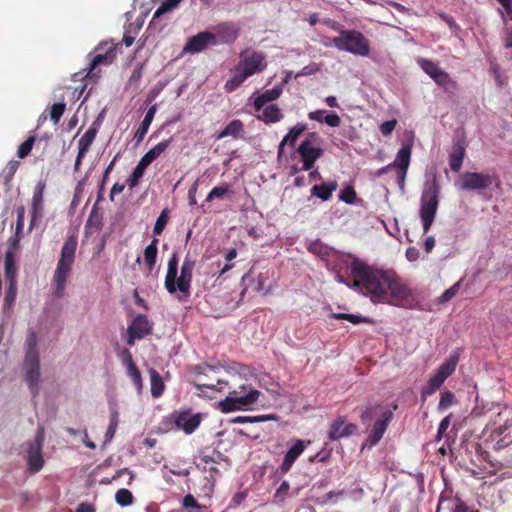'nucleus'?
<instances>
[{
    "instance_id": "5",
    "label": "nucleus",
    "mask_w": 512,
    "mask_h": 512,
    "mask_svg": "<svg viewBox=\"0 0 512 512\" xmlns=\"http://www.w3.org/2000/svg\"><path fill=\"white\" fill-rule=\"evenodd\" d=\"M332 44L340 51L366 57L370 54V42L355 29L340 30L339 36L332 39Z\"/></svg>"
},
{
    "instance_id": "56",
    "label": "nucleus",
    "mask_w": 512,
    "mask_h": 512,
    "mask_svg": "<svg viewBox=\"0 0 512 512\" xmlns=\"http://www.w3.org/2000/svg\"><path fill=\"white\" fill-rule=\"evenodd\" d=\"M18 167H19V162L16 160H12L7 164V166L5 167V169L3 171L5 183H9L12 180Z\"/></svg>"
},
{
    "instance_id": "10",
    "label": "nucleus",
    "mask_w": 512,
    "mask_h": 512,
    "mask_svg": "<svg viewBox=\"0 0 512 512\" xmlns=\"http://www.w3.org/2000/svg\"><path fill=\"white\" fill-rule=\"evenodd\" d=\"M316 140V134L310 133L297 148V152L300 155L301 161L303 163L301 167L302 171L311 170L315 162L323 155V149L314 145Z\"/></svg>"
},
{
    "instance_id": "8",
    "label": "nucleus",
    "mask_w": 512,
    "mask_h": 512,
    "mask_svg": "<svg viewBox=\"0 0 512 512\" xmlns=\"http://www.w3.org/2000/svg\"><path fill=\"white\" fill-rule=\"evenodd\" d=\"M117 51L113 43L101 42L94 50V55L89 63V66L81 73H76L75 76L81 75L82 78H89L96 81L100 78L99 66L111 65L116 59Z\"/></svg>"
},
{
    "instance_id": "46",
    "label": "nucleus",
    "mask_w": 512,
    "mask_h": 512,
    "mask_svg": "<svg viewBox=\"0 0 512 512\" xmlns=\"http://www.w3.org/2000/svg\"><path fill=\"white\" fill-rule=\"evenodd\" d=\"M198 464V466H200ZM203 470L205 472H209L210 476L208 478V481L210 483V489L212 490L217 478L221 475V470L217 467V464H202Z\"/></svg>"
},
{
    "instance_id": "13",
    "label": "nucleus",
    "mask_w": 512,
    "mask_h": 512,
    "mask_svg": "<svg viewBox=\"0 0 512 512\" xmlns=\"http://www.w3.org/2000/svg\"><path fill=\"white\" fill-rule=\"evenodd\" d=\"M153 324L144 314L137 315L131 325L128 326L127 344L133 346L136 339H143L145 336L152 333Z\"/></svg>"
},
{
    "instance_id": "55",
    "label": "nucleus",
    "mask_w": 512,
    "mask_h": 512,
    "mask_svg": "<svg viewBox=\"0 0 512 512\" xmlns=\"http://www.w3.org/2000/svg\"><path fill=\"white\" fill-rule=\"evenodd\" d=\"M5 277L8 282L16 279V267L11 254H7L5 258Z\"/></svg>"
},
{
    "instance_id": "42",
    "label": "nucleus",
    "mask_w": 512,
    "mask_h": 512,
    "mask_svg": "<svg viewBox=\"0 0 512 512\" xmlns=\"http://www.w3.org/2000/svg\"><path fill=\"white\" fill-rule=\"evenodd\" d=\"M418 64L433 80L437 77L438 73L442 71V68L439 67L437 63L427 59L418 60Z\"/></svg>"
},
{
    "instance_id": "31",
    "label": "nucleus",
    "mask_w": 512,
    "mask_h": 512,
    "mask_svg": "<svg viewBox=\"0 0 512 512\" xmlns=\"http://www.w3.org/2000/svg\"><path fill=\"white\" fill-rule=\"evenodd\" d=\"M244 132V124L241 120L236 119L232 120L227 124V126L218 134H215L214 137L216 140L223 139L225 137H233L234 139L238 138Z\"/></svg>"
},
{
    "instance_id": "39",
    "label": "nucleus",
    "mask_w": 512,
    "mask_h": 512,
    "mask_svg": "<svg viewBox=\"0 0 512 512\" xmlns=\"http://www.w3.org/2000/svg\"><path fill=\"white\" fill-rule=\"evenodd\" d=\"M150 384L152 396H161L164 391V382L161 375L155 370L150 371Z\"/></svg>"
},
{
    "instance_id": "59",
    "label": "nucleus",
    "mask_w": 512,
    "mask_h": 512,
    "mask_svg": "<svg viewBox=\"0 0 512 512\" xmlns=\"http://www.w3.org/2000/svg\"><path fill=\"white\" fill-rule=\"evenodd\" d=\"M143 68H144V64H138L135 67V69L133 70V72L129 78L128 83L130 86H135L136 88L138 87V84L142 78Z\"/></svg>"
},
{
    "instance_id": "26",
    "label": "nucleus",
    "mask_w": 512,
    "mask_h": 512,
    "mask_svg": "<svg viewBox=\"0 0 512 512\" xmlns=\"http://www.w3.org/2000/svg\"><path fill=\"white\" fill-rule=\"evenodd\" d=\"M389 419L390 418H383L375 422L371 432L369 433L366 439L364 447L368 446L371 448L380 441V439L383 437V434L387 429Z\"/></svg>"
},
{
    "instance_id": "45",
    "label": "nucleus",
    "mask_w": 512,
    "mask_h": 512,
    "mask_svg": "<svg viewBox=\"0 0 512 512\" xmlns=\"http://www.w3.org/2000/svg\"><path fill=\"white\" fill-rule=\"evenodd\" d=\"M116 502L121 506H128L133 503L134 497L131 491L128 489L122 488L119 489L115 494Z\"/></svg>"
},
{
    "instance_id": "6",
    "label": "nucleus",
    "mask_w": 512,
    "mask_h": 512,
    "mask_svg": "<svg viewBox=\"0 0 512 512\" xmlns=\"http://www.w3.org/2000/svg\"><path fill=\"white\" fill-rule=\"evenodd\" d=\"M440 187L434 177L431 181H427L421 196L420 217L423 225L424 233H427L435 219L436 211L439 204Z\"/></svg>"
},
{
    "instance_id": "43",
    "label": "nucleus",
    "mask_w": 512,
    "mask_h": 512,
    "mask_svg": "<svg viewBox=\"0 0 512 512\" xmlns=\"http://www.w3.org/2000/svg\"><path fill=\"white\" fill-rule=\"evenodd\" d=\"M16 296L17 281L16 279H12L10 282H8V286L5 291L4 306L6 308H10L14 304Z\"/></svg>"
},
{
    "instance_id": "9",
    "label": "nucleus",
    "mask_w": 512,
    "mask_h": 512,
    "mask_svg": "<svg viewBox=\"0 0 512 512\" xmlns=\"http://www.w3.org/2000/svg\"><path fill=\"white\" fill-rule=\"evenodd\" d=\"M44 429L39 427L34 439L24 444L25 446V459L27 461L28 470L34 474L39 472L44 465V458L42 455V446L44 442Z\"/></svg>"
},
{
    "instance_id": "32",
    "label": "nucleus",
    "mask_w": 512,
    "mask_h": 512,
    "mask_svg": "<svg viewBox=\"0 0 512 512\" xmlns=\"http://www.w3.org/2000/svg\"><path fill=\"white\" fill-rule=\"evenodd\" d=\"M306 124L298 123L294 127H292L289 132L284 136L282 141L278 147V156L280 157L283 154L284 146L289 143L290 145H294L297 141L298 137L306 130Z\"/></svg>"
},
{
    "instance_id": "18",
    "label": "nucleus",
    "mask_w": 512,
    "mask_h": 512,
    "mask_svg": "<svg viewBox=\"0 0 512 512\" xmlns=\"http://www.w3.org/2000/svg\"><path fill=\"white\" fill-rule=\"evenodd\" d=\"M309 444H311L310 440H295L294 444L286 452L282 464L279 466V470L282 474H286L290 471L297 458L304 452Z\"/></svg>"
},
{
    "instance_id": "35",
    "label": "nucleus",
    "mask_w": 512,
    "mask_h": 512,
    "mask_svg": "<svg viewBox=\"0 0 512 512\" xmlns=\"http://www.w3.org/2000/svg\"><path fill=\"white\" fill-rule=\"evenodd\" d=\"M158 242L159 240L154 238L144 250V264L149 272L153 270L156 264L158 255Z\"/></svg>"
},
{
    "instance_id": "48",
    "label": "nucleus",
    "mask_w": 512,
    "mask_h": 512,
    "mask_svg": "<svg viewBox=\"0 0 512 512\" xmlns=\"http://www.w3.org/2000/svg\"><path fill=\"white\" fill-rule=\"evenodd\" d=\"M26 354L25 357L30 355L39 356L37 351V335L35 332H30L26 338Z\"/></svg>"
},
{
    "instance_id": "24",
    "label": "nucleus",
    "mask_w": 512,
    "mask_h": 512,
    "mask_svg": "<svg viewBox=\"0 0 512 512\" xmlns=\"http://www.w3.org/2000/svg\"><path fill=\"white\" fill-rule=\"evenodd\" d=\"M101 126V119L98 117L91 126L87 129V131L82 135V137L78 141V150L81 152L87 153L94 142L99 128Z\"/></svg>"
},
{
    "instance_id": "14",
    "label": "nucleus",
    "mask_w": 512,
    "mask_h": 512,
    "mask_svg": "<svg viewBox=\"0 0 512 512\" xmlns=\"http://www.w3.org/2000/svg\"><path fill=\"white\" fill-rule=\"evenodd\" d=\"M201 418H166L158 433L183 430L186 434L193 433L200 425Z\"/></svg>"
},
{
    "instance_id": "40",
    "label": "nucleus",
    "mask_w": 512,
    "mask_h": 512,
    "mask_svg": "<svg viewBox=\"0 0 512 512\" xmlns=\"http://www.w3.org/2000/svg\"><path fill=\"white\" fill-rule=\"evenodd\" d=\"M147 167H148V165L140 159V161L138 162V164L134 168L131 176L128 179V185L131 189L136 187L139 184L140 179L143 177L144 172Z\"/></svg>"
},
{
    "instance_id": "12",
    "label": "nucleus",
    "mask_w": 512,
    "mask_h": 512,
    "mask_svg": "<svg viewBox=\"0 0 512 512\" xmlns=\"http://www.w3.org/2000/svg\"><path fill=\"white\" fill-rule=\"evenodd\" d=\"M25 381L33 397L39 394L40 360L39 356L30 355L24 358Z\"/></svg>"
},
{
    "instance_id": "7",
    "label": "nucleus",
    "mask_w": 512,
    "mask_h": 512,
    "mask_svg": "<svg viewBox=\"0 0 512 512\" xmlns=\"http://www.w3.org/2000/svg\"><path fill=\"white\" fill-rule=\"evenodd\" d=\"M220 370V361L211 365L207 362L197 364L192 367L191 373L194 376V385L199 390L201 388H208L217 392H222L228 387L229 382L220 378L211 377L212 374H217Z\"/></svg>"
},
{
    "instance_id": "25",
    "label": "nucleus",
    "mask_w": 512,
    "mask_h": 512,
    "mask_svg": "<svg viewBox=\"0 0 512 512\" xmlns=\"http://www.w3.org/2000/svg\"><path fill=\"white\" fill-rule=\"evenodd\" d=\"M218 44L233 43L238 37V29L232 24H220L216 28Z\"/></svg>"
},
{
    "instance_id": "4",
    "label": "nucleus",
    "mask_w": 512,
    "mask_h": 512,
    "mask_svg": "<svg viewBox=\"0 0 512 512\" xmlns=\"http://www.w3.org/2000/svg\"><path fill=\"white\" fill-rule=\"evenodd\" d=\"M78 241L75 236H69L61 249L60 259L53 275L54 293L58 298L64 296L67 279L71 273L72 265L75 260V253Z\"/></svg>"
},
{
    "instance_id": "44",
    "label": "nucleus",
    "mask_w": 512,
    "mask_h": 512,
    "mask_svg": "<svg viewBox=\"0 0 512 512\" xmlns=\"http://www.w3.org/2000/svg\"><path fill=\"white\" fill-rule=\"evenodd\" d=\"M450 426L449 418H443L439 425L438 433H437V441H440L442 438H446V441L448 442L451 438H453L456 433L454 431V427L450 429L448 432V428Z\"/></svg>"
},
{
    "instance_id": "37",
    "label": "nucleus",
    "mask_w": 512,
    "mask_h": 512,
    "mask_svg": "<svg viewBox=\"0 0 512 512\" xmlns=\"http://www.w3.org/2000/svg\"><path fill=\"white\" fill-rule=\"evenodd\" d=\"M435 83L442 87L446 92L453 93L458 89L457 82L450 77V75L442 69L434 79Z\"/></svg>"
},
{
    "instance_id": "1",
    "label": "nucleus",
    "mask_w": 512,
    "mask_h": 512,
    "mask_svg": "<svg viewBox=\"0 0 512 512\" xmlns=\"http://www.w3.org/2000/svg\"><path fill=\"white\" fill-rule=\"evenodd\" d=\"M350 271L352 284L339 271L336 272V280L354 287L375 303L390 302L391 299L403 300L408 295V288L392 272L374 270L358 260L352 262Z\"/></svg>"
},
{
    "instance_id": "49",
    "label": "nucleus",
    "mask_w": 512,
    "mask_h": 512,
    "mask_svg": "<svg viewBox=\"0 0 512 512\" xmlns=\"http://www.w3.org/2000/svg\"><path fill=\"white\" fill-rule=\"evenodd\" d=\"M36 141V137L35 136H29L18 148L17 150V156L20 158V159H24L25 157H27L33 146H34V143Z\"/></svg>"
},
{
    "instance_id": "54",
    "label": "nucleus",
    "mask_w": 512,
    "mask_h": 512,
    "mask_svg": "<svg viewBox=\"0 0 512 512\" xmlns=\"http://www.w3.org/2000/svg\"><path fill=\"white\" fill-rule=\"evenodd\" d=\"M66 104L61 103H54L50 108V118L54 122V124H58L60 121L62 115L65 112Z\"/></svg>"
},
{
    "instance_id": "20",
    "label": "nucleus",
    "mask_w": 512,
    "mask_h": 512,
    "mask_svg": "<svg viewBox=\"0 0 512 512\" xmlns=\"http://www.w3.org/2000/svg\"><path fill=\"white\" fill-rule=\"evenodd\" d=\"M467 143L464 137L454 140L451 151L449 152V166L453 172L461 170L464 157L466 155Z\"/></svg>"
},
{
    "instance_id": "3",
    "label": "nucleus",
    "mask_w": 512,
    "mask_h": 512,
    "mask_svg": "<svg viewBox=\"0 0 512 512\" xmlns=\"http://www.w3.org/2000/svg\"><path fill=\"white\" fill-rule=\"evenodd\" d=\"M195 267V261L188 256L185 257L181 270L180 276L178 274V255L173 253L168 261L167 273L165 276V288L170 294H174L177 291L181 295L178 296L180 301H185L190 296V288L192 282L193 270Z\"/></svg>"
},
{
    "instance_id": "51",
    "label": "nucleus",
    "mask_w": 512,
    "mask_h": 512,
    "mask_svg": "<svg viewBox=\"0 0 512 512\" xmlns=\"http://www.w3.org/2000/svg\"><path fill=\"white\" fill-rule=\"evenodd\" d=\"M169 216L167 209H164L159 217L156 220V223L154 225L153 234L155 236H159L162 234L163 230L165 229V226L167 225Z\"/></svg>"
},
{
    "instance_id": "15",
    "label": "nucleus",
    "mask_w": 512,
    "mask_h": 512,
    "mask_svg": "<svg viewBox=\"0 0 512 512\" xmlns=\"http://www.w3.org/2000/svg\"><path fill=\"white\" fill-rule=\"evenodd\" d=\"M493 183L492 176L488 173L465 172L461 176V190H484Z\"/></svg>"
},
{
    "instance_id": "53",
    "label": "nucleus",
    "mask_w": 512,
    "mask_h": 512,
    "mask_svg": "<svg viewBox=\"0 0 512 512\" xmlns=\"http://www.w3.org/2000/svg\"><path fill=\"white\" fill-rule=\"evenodd\" d=\"M456 403L455 395L451 391H444L441 393L438 407L440 410H445Z\"/></svg>"
},
{
    "instance_id": "47",
    "label": "nucleus",
    "mask_w": 512,
    "mask_h": 512,
    "mask_svg": "<svg viewBox=\"0 0 512 512\" xmlns=\"http://www.w3.org/2000/svg\"><path fill=\"white\" fill-rule=\"evenodd\" d=\"M289 490L290 485L288 481H283L274 493L273 501L278 504L283 503L289 496Z\"/></svg>"
},
{
    "instance_id": "58",
    "label": "nucleus",
    "mask_w": 512,
    "mask_h": 512,
    "mask_svg": "<svg viewBox=\"0 0 512 512\" xmlns=\"http://www.w3.org/2000/svg\"><path fill=\"white\" fill-rule=\"evenodd\" d=\"M460 284H461V282L458 281L457 283L452 285L450 288L445 290L443 292V294L439 297L440 303H445V302L450 301L456 295V293L458 292V290L460 288Z\"/></svg>"
},
{
    "instance_id": "23",
    "label": "nucleus",
    "mask_w": 512,
    "mask_h": 512,
    "mask_svg": "<svg viewBox=\"0 0 512 512\" xmlns=\"http://www.w3.org/2000/svg\"><path fill=\"white\" fill-rule=\"evenodd\" d=\"M45 190V183L39 182L34 190L32 197V209H31V220L29 229L32 230L35 222L38 218L42 217L43 214V195Z\"/></svg>"
},
{
    "instance_id": "27",
    "label": "nucleus",
    "mask_w": 512,
    "mask_h": 512,
    "mask_svg": "<svg viewBox=\"0 0 512 512\" xmlns=\"http://www.w3.org/2000/svg\"><path fill=\"white\" fill-rule=\"evenodd\" d=\"M436 512H474L457 498H443L439 501Z\"/></svg>"
},
{
    "instance_id": "28",
    "label": "nucleus",
    "mask_w": 512,
    "mask_h": 512,
    "mask_svg": "<svg viewBox=\"0 0 512 512\" xmlns=\"http://www.w3.org/2000/svg\"><path fill=\"white\" fill-rule=\"evenodd\" d=\"M337 188L338 183L336 181H328L319 185H314L311 188V195L321 199L322 201H328Z\"/></svg>"
},
{
    "instance_id": "19",
    "label": "nucleus",
    "mask_w": 512,
    "mask_h": 512,
    "mask_svg": "<svg viewBox=\"0 0 512 512\" xmlns=\"http://www.w3.org/2000/svg\"><path fill=\"white\" fill-rule=\"evenodd\" d=\"M223 369L230 376H239L241 382L249 381L251 377H255V369L252 366L245 365L236 361L220 362V369Z\"/></svg>"
},
{
    "instance_id": "41",
    "label": "nucleus",
    "mask_w": 512,
    "mask_h": 512,
    "mask_svg": "<svg viewBox=\"0 0 512 512\" xmlns=\"http://www.w3.org/2000/svg\"><path fill=\"white\" fill-rule=\"evenodd\" d=\"M396 409V405H393L392 409H390L387 406L378 405L375 407L367 408V410L362 414V416H393V411H395Z\"/></svg>"
},
{
    "instance_id": "52",
    "label": "nucleus",
    "mask_w": 512,
    "mask_h": 512,
    "mask_svg": "<svg viewBox=\"0 0 512 512\" xmlns=\"http://www.w3.org/2000/svg\"><path fill=\"white\" fill-rule=\"evenodd\" d=\"M357 198L354 188L350 185L344 187L339 194V199L347 204L355 203Z\"/></svg>"
},
{
    "instance_id": "61",
    "label": "nucleus",
    "mask_w": 512,
    "mask_h": 512,
    "mask_svg": "<svg viewBox=\"0 0 512 512\" xmlns=\"http://www.w3.org/2000/svg\"><path fill=\"white\" fill-rule=\"evenodd\" d=\"M17 213V221H16V235H18L23 227H24V218H25V208L24 206H20L16 210Z\"/></svg>"
},
{
    "instance_id": "38",
    "label": "nucleus",
    "mask_w": 512,
    "mask_h": 512,
    "mask_svg": "<svg viewBox=\"0 0 512 512\" xmlns=\"http://www.w3.org/2000/svg\"><path fill=\"white\" fill-rule=\"evenodd\" d=\"M234 75L225 83L228 92L236 90L249 76L236 65Z\"/></svg>"
},
{
    "instance_id": "36",
    "label": "nucleus",
    "mask_w": 512,
    "mask_h": 512,
    "mask_svg": "<svg viewBox=\"0 0 512 512\" xmlns=\"http://www.w3.org/2000/svg\"><path fill=\"white\" fill-rule=\"evenodd\" d=\"M170 143L171 138L163 140L145 153L141 160L149 166L154 160L161 156V154L169 147Z\"/></svg>"
},
{
    "instance_id": "17",
    "label": "nucleus",
    "mask_w": 512,
    "mask_h": 512,
    "mask_svg": "<svg viewBox=\"0 0 512 512\" xmlns=\"http://www.w3.org/2000/svg\"><path fill=\"white\" fill-rule=\"evenodd\" d=\"M237 66L250 77L266 68L265 55L261 52H253L242 59Z\"/></svg>"
},
{
    "instance_id": "50",
    "label": "nucleus",
    "mask_w": 512,
    "mask_h": 512,
    "mask_svg": "<svg viewBox=\"0 0 512 512\" xmlns=\"http://www.w3.org/2000/svg\"><path fill=\"white\" fill-rule=\"evenodd\" d=\"M181 1L182 0H165L155 11L153 18H158L164 15L165 13L173 10L179 5Z\"/></svg>"
},
{
    "instance_id": "33",
    "label": "nucleus",
    "mask_w": 512,
    "mask_h": 512,
    "mask_svg": "<svg viewBox=\"0 0 512 512\" xmlns=\"http://www.w3.org/2000/svg\"><path fill=\"white\" fill-rule=\"evenodd\" d=\"M157 111V104H153L145 114L143 121L135 132L134 138L137 142H141L148 132V129L153 121L155 113Z\"/></svg>"
},
{
    "instance_id": "2",
    "label": "nucleus",
    "mask_w": 512,
    "mask_h": 512,
    "mask_svg": "<svg viewBox=\"0 0 512 512\" xmlns=\"http://www.w3.org/2000/svg\"><path fill=\"white\" fill-rule=\"evenodd\" d=\"M230 391L227 397L218 403V408L222 413H231L235 411H255L261 406L264 399L263 393L249 381L233 383L229 386Z\"/></svg>"
},
{
    "instance_id": "22",
    "label": "nucleus",
    "mask_w": 512,
    "mask_h": 512,
    "mask_svg": "<svg viewBox=\"0 0 512 512\" xmlns=\"http://www.w3.org/2000/svg\"><path fill=\"white\" fill-rule=\"evenodd\" d=\"M410 156H411V147L409 145L403 146L399 152L397 153L396 159L393 163L389 164L385 170L388 171L390 169H395L398 180H403L407 168L409 166L410 162Z\"/></svg>"
},
{
    "instance_id": "29",
    "label": "nucleus",
    "mask_w": 512,
    "mask_h": 512,
    "mask_svg": "<svg viewBox=\"0 0 512 512\" xmlns=\"http://www.w3.org/2000/svg\"><path fill=\"white\" fill-rule=\"evenodd\" d=\"M262 110V114L256 117L266 124L277 123L283 118V114L276 104L265 105Z\"/></svg>"
},
{
    "instance_id": "64",
    "label": "nucleus",
    "mask_w": 512,
    "mask_h": 512,
    "mask_svg": "<svg viewBox=\"0 0 512 512\" xmlns=\"http://www.w3.org/2000/svg\"><path fill=\"white\" fill-rule=\"evenodd\" d=\"M324 122L330 127H339L341 119L335 112H330L324 117Z\"/></svg>"
},
{
    "instance_id": "57",
    "label": "nucleus",
    "mask_w": 512,
    "mask_h": 512,
    "mask_svg": "<svg viewBox=\"0 0 512 512\" xmlns=\"http://www.w3.org/2000/svg\"><path fill=\"white\" fill-rule=\"evenodd\" d=\"M229 191L228 185L215 186L206 197V201L210 202L214 198H221Z\"/></svg>"
},
{
    "instance_id": "21",
    "label": "nucleus",
    "mask_w": 512,
    "mask_h": 512,
    "mask_svg": "<svg viewBox=\"0 0 512 512\" xmlns=\"http://www.w3.org/2000/svg\"><path fill=\"white\" fill-rule=\"evenodd\" d=\"M357 426L353 423H348L343 418H336L330 425L328 438L331 441L339 440L344 437H349L355 434Z\"/></svg>"
},
{
    "instance_id": "30",
    "label": "nucleus",
    "mask_w": 512,
    "mask_h": 512,
    "mask_svg": "<svg viewBox=\"0 0 512 512\" xmlns=\"http://www.w3.org/2000/svg\"><path fill=\"white\" fill-rule=\"evenodd\" d=\"M282 93L280 87H274L272 89L264 91L254 100V108L257 112H260L262 108L268 103L278 99Z\"/></svg>"
},
{
    "instance_id": "34",
    "label": "nucleus",
    "mask_w": 512,
    "mask_h": 512,
    "mask_svg": "<svg viewBox=\"0 0 512 512\" xmlns=\"http://www.w3.org/2000/svg\"><path fill=\"white\" fill-rule=\"evenodd\" d=\"M200 461H201V464H217V465H220V466H222V468L224 470H227L230 467V465H231V462H230L229 458L226 457L225 455H223L218 450H213L211 455H207V454L202 453L201 456H200Z\"/></svg>"
},
{
    "instance_id": "62",
    "label": "nucleus",
    "mask_w": 512,
    "mask_h": 512,
    "mask_svg": "<svg viewBox=\"0 0 512 512\" xmlns=\"http://www.w3.org/2000/svg\"><path fill=\"white\" fill-rule=\"evenodd\" d=\"M127 373L131 377L134 384L141 383V374L135 363H131V365L127 367Z\"/></svg>"
},
{
    "instance_id": "63",
    "label": "nucleus",
    "mask_w": 512,
    "mask_h": 512,
    "mask_svg": "<svg viewBox=\"0 0 512 512\" xmlns=\"http://www.w3.org/2000/svg\"><path fill=\"white\" fill-rule=\"evenodd\" d=\"M396 124H397V121L396 120H388V121H385L383 122L381 125H380V132L382 133V135L384 136H388L390 135L393 130L395 129L396 127Z\"/></svg>"
},
{
    "instance_id": "16",
    "label": "nucleus",
    "mask_w": 512,
    "mask_h": 512,
    "mask_svg": "<svg viewBox=\"0 0 512 512\" xmlns=\"http://www.w3.org/2000/svg\"><path fill=\"white\" fill-rule=\"evenodd\" d=\"M216 45H218L217 36L212 32L204 31L190 37L184 46V51L195 54Z\"/></svg>"
},
{
    "instance_id": "60",
    "label": "nucleus",
    "mask_w": 512,
    "mask_h": 512,
    "mask_svg": "<svg viewBox=\"0 0 512 512\" xmlns=\"http://www.w3.org/2000/svg\"><path fill=\"white\" fill-rule=\"evenodd\" d=\"M182 505L186 509H195L197 511L201 509V506L191 494H188L183 498Z\"/></svg>"
},
{
    "instance_id": "11",
    "label": "nucleus",
    "mask_w": 512,
    "mask_h": 512,
    "mask_svg": "<svg viewBox=\"0 0 512 512\" xmlns=\"http://www.w3.org/2000/svg\"><path fill=\"white\" fill-rule=\"evenodd\" d=\"M457 361L458 357L452 356L438 367L435 375L430 378L428 386L422 391V397L434 394L441 387L444 381L455 371Z\"/></svg>"
}]
</instances>
